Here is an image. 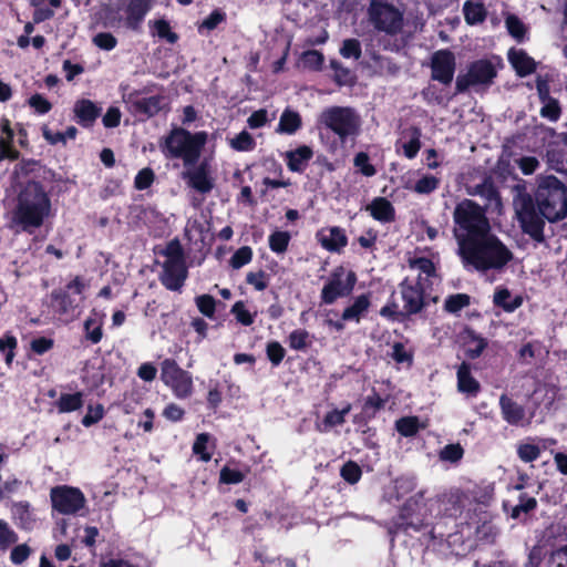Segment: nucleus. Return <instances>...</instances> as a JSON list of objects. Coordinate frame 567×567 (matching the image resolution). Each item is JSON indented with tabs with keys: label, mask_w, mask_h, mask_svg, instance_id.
Returning <instances> with one entry per match:
<instances>
[{
	"label": "nucleus",
	"mask_w": 567,
	"mask_h": 567,
	"mask_svg": "<svg viewBox=\"0 0 567 567\" xmlns=\"http://www.w3.org/2000/svg\"><path fill=\"white\" fill-rule=\"evenodd\" d=\"M195 303L197 306L198 311L209 318L213 319L216 312V299L208 293L199 295L195 298Z\"/></svg>",
	"instance_id": "53"
},
{
	"label": "nucleus",
	"mask_w": 567,
	"mask_h": 567,
	"mask_svg": "<svg viewBox=\"0 0 567 567\" xmlns=\"http://www.w3.org/2000/svg\"><path fill=\"white\" fill-rule=\"evenodd\" d=\"M74 118L82 127H91L101 115V107L93 101L80 99L73 106Z\"/></svg>",
	"instance_id": "24"
},
{
	"label": "nucleus",
	"mask_w": 567,
	"mask_h": 567,
	"mask_svg": "<svg viewBox=\"0 0 567 567\" xmlns=\"http://www.w3.org/2000/svg\"><path fill=\"white\" fill-rule=\"evenodd\" d=\"M423 427L417 416H403L395 421V430L404 437H412Z\"/></svg>",
	"instance_id": "42"
},
{
	"label": "nucleus",
	"mask_w": 567,
	"mask_h": 567,
	"mask_svg": "<svg viewBox=\"0 0 567 567\" xmlns=\"http://www.w3.org/2000/svg\"><path fill=\"white\" fill-rule=\"evenodd\" d=\"M17 349L18 339L11 331H7L0 337V353L3 355L7 365L12 364Z\"/></svg>",
	"instance_id": "41"
},
{
	"label": "nucleus",
	"mask_w": 567,
	"mask_h": 567,
	"mask_svg": "<svg viewBox=\"0 0 567 567\" xmlns=\"http://www.w3.org/2000/svg\"><path fill=\"white\" fill-rule=\"evenodd\" d=\"M561 113V106L557 99L544 102L539 111L540 116L550 122H557L560 118Z\"/></svg>",
	"instance_id": "61"
},
{
	"label": "nucleus",
	"mask_w": 567,
	"mask_h": 567,
	"mask_svg": "<svg viewBox=\"0 0 567 567\" xmlns=\"http://www.w3.org/2000/svg\"><path fill=\"white\" fill-rule=\"evenodd\" d=\"M475 195H480L489 203H496L501 205V195L491 177H485L481 184L475 186Z\"/></svg>",
	"instance_id": "43"
},
{
	"label": "nucleus",
	"mask_w": 567,
	"mask_h": 567,
	"mask_svg": "<svg viewBox=\"0 0 567 567\" xmlns=\"http://www.w3.org/2000/svg\"><path fill=\"white\" fill-rule=\"evenodd\" d=\"M188 277V269L185 261L173 262L165 260L163 264L162 285L171 291H179Z\"/></svg>",
	"instance_id": "21"
},
{
	"label": "nucleus",
	"mask_w": 567,
	"mask_h": 567,
	"mask_svg": "<svg viewBox=\"0 0 567 567\" xmlns=\"http://www.w3.org/2000/svg\"><path fill=\"white\" fill-rule=\"evenodd\" d=\"M523 301V297L519 295L512 298L511 291L505 287L497 288L493 297L494 305L509 313L518 309Z\"/></svg>",
	"instance_id": "33"
},
{
	"label": "nucleus",
	"mask_w": 567,
	"mask_h": 567,
	"mask_svg": "<svg viewBox=\"0 0 567 567\" xmlns=\"http://www.w3.org/2000/svg\"><path fill=\"white\" fill-rule=\"evenodd\" d=\"M205 131L195 133L184 127H173L159 142V148L167 159H182L185 168L194 167L207 143Z\"/></svg>",
	"instance_id": "3"
},
{
	"label": "nucleus",
	"mask_w": 567,
	"mask_h": 567,
	"mask_svg": "<svg viewBox=\"0 0 567 567\" xmlns=\"http://www.w3.org/2000/svg\"><path fill=\"white\" fill-rule=\"evenodd\" d=\"M319 122L336 134L341 142L357 136L361 126L360 115L350 106L327 107L321 112Z\"/></svg>",
	"instance_id": "7"
},
{
	"label": "nucleus",
	"mask_w": 567,
	"mask_h": 567,
	"mask_svg": "<svg viewBox=\"0 0 567 567\" xmlns=\"http://www.w3.org/2000/svg\"><path fill=\"white\" fill-rule=\"evenodd\" d=\"M182 178L187 185L200 194H208L214 188V178L210 176V167L207 159L198 162L194 167L186 168Z\"/></svg>",
	"instance_id": "18"
},
{
	"label": "nucleus",
	"mask_w": 567,
	"mask_h": 567,
	"mask_svg": "<svg viewBox=\"0 0 567 567\" xmlns=\"http://www.w3.org/2000/svg\"><path fill=\"white\" fill-rule=\"evenodd\" d=\"M466 334L468 338V348L466 349V355L475 360L480 358L483 351L487 347V339L476 333L473 329H467Z\"/></svg>",
	"instance_id": "40"
},
{
	"label": "nucleus",
	"mask_w": 567,
	"mask_h": 567,
	"mask_svg": "<svg viewBox=\"0 0 567 567\" xmlns=\"http://www.w3.org/2000/svg\"><path fill=\"white\" fill-rule=\"evenodd\" d=\"M463 14L468 25H476L486 20L487 10L482 0H466L463 4Z\"/></svg>",
	"instance_id": "32"
},
{
	"label": "nucleus",
	"mask_w": 567,
	"mask_h": 567,
	"mask_svg": "<svg viewBox=\"0 0 567 567\" xmlns=\"http://www.w3.org/2000/svg\"><path fill=\"white\" fill-rule=\"evenodd\" d=\"M230 312L235 316L236 320L243 326H251L255 321L256 313H250V311L246 309V306L241 300L236 301L233 305Z\"/></svg>",
	"instance_id": "63"
},
{
	"label": "nucleus",
	"mask_w": 567,
	"mask_h": 567,
	"mask_svg": "<svg viewBox=\"0 0 567 567\" xmlns=\"http://www.w3.org/2000/svg\"><path fill=\"white\" fill-rule=\"evenodd\" d=\"M430 68L433 81H437L444 86L450 85L453 82L456 70L454 53L449 49L435 51L431 56Z\"/></svg>",
	"instance_id": "17"
},
{
	"label": "nucleus",
	"mask_w": 567,
	"mask_h": 567,
	"mask_svg": "<svg viewBox=\"0 0 567 567\" xmlns=\"http://www.w3.org/2000/svg\"><path fill=\"white\" fill-rule=\"evenodd\" d=\"M54 404L59 413H71L83 406L84 396L82 392L62 393Z\"/></svg>",
	"instance_id": "37"
},
{
	"label": "nucleus",
	"mask_w": 567,
	"mask_h": 567,
	"mask_svg": "<svg viewBox=\"0 0 567 567\" xmlns=\"http://www.w3.org/2000/svg\"><path fill=\"white\" fill-rule=\"evenodd\" d=\"M252 256L254 252L251 247L243 246L234 252L229 259V265L233 269H240L241 267L251 262Z\"/></svg>",
	"instance_id": "54"
},
{
	"label": "nucleus",
	"mask_w": 567,
	"mask_h": 567,
	"mask_svg": "<svg viewBox=\"0 0 567 567\" xmlns=\"http://www.w3.org/2000/svg\"><path fill=\"white\" fill-rule=\"evenodd\" d=\"M148 27L152 37H158L169 44H175L179 39L178 34L172 30L169 22L164 18L150 20Z\"/></svg>",
	"instance_id": "36"
},
{
	"label": "nucleus",
	"mask_w": 567,
	"mask_h": 567,
	"mask_svg": "<svg viewBox=\"0 0 567 567\" xmlns=\"http://www.w3.org/2000/svg\"><path fill=\"white\" fill-rule=\"evenodd\" d=\"M380 316L390 320V321H398V322H404L408 320L406 316L404 315L403 309H399V305L396 301L392 298L390 299L379 311Z\"/></svg>",
	"instance_id": "50"
},
{
	"label": "nucleus",
	"mask_w": 567,
	"mask_h": 567,
	"mask_svg": "<svg viewBox=\"0 0 567 567\" xmlns=\"http://www.w3.org/2000/svg\"><path fill=\"white\" fill-rule=\"evenodd\" d=\"M471 305V296L467 293L450 295L444 300V310L449 313H457Z\"/></svg>",
	"instance_id": "48"
},
{
	"label": "nucleus",
	"mask_w": 567,
	"mask_h": 567,
	"mask_svg": "<svg viewBox=\"0 0 567 567\" xmlns=\"http://www.w3.org/2000/svg\"><path fill=\"white\" fill-rule=\"evenodd\" d=\"M358 281L353 270H347L343 266H337L326 280L321 292L322 305H333L339 298L349 297Z\"/></svg>",
	"instance_id": "9"
},
{
	"label": "nucleus",
	"mask_w": 567,
	"mask_h": 567,
	"mask_svg": "<svg viewBox=\"0 0 567 567\" xmlns=\"http://www.w3.org/2000/svg\"><path fill=\"white\" fill-rule=\"evenodd\" d=\"M83 331L85 341L91 344H97L103 339V319L93 310L92 313L83 322Z\"/></svg>",
	"instance_id": "31"
},
{
	"label": "nucleus",
	"mask_w": 567,
	"mask_h": 567,
	"mask_svg": "<svg viewBox=\"0 0 567 567\" xmlns=\"http://www.w3.org/2000/svg\"><path fill=\"white\" fill-rule=\"evenodd\" d=\"M151 9L152 0H128L125 7V27L128 30L140 32L142 23Z\"/></svg>",
	"instance_id": "23"
},
{
	"label": "nucleus",
	"mask_w": 567,
	"mask_h": 567,
	"mask_svg": "<svg viewBox=\"0 0 567 567\" xmlns=\"http://www.w3.org/2000/svg\"><path fill=\"white\" fill-rule=\"evenodd\" d=\"M289 348L296 351H305L311 344V336L306 329H296L288 336Z\"/></svg>",
	"instance_id": "45"
},
{
	"label": "nucleus",
	"mask_w": 567,
	"mask_h": 567,
	"mask_svg": "<svg viewBox=\"0 0 567 567\" xmlns=\"http://www.w3.org/2000/svg\"><path fill=\"white\" fill-rule=\"evenodd\" d=\"M454 236L458 248L467 240H474L491 231L486 210L472 199L457 203L453 212Z\"/></svg>",
	"instance_id": "5"
},
{
	"label": "nucleus",
	"mask_w": 567,
	"mask_h": 567,
	"mask_svg": "<svg viewBox=\"0 0 567 567\" xmlns=\"http://www.w3.org/2000/svg\"><path fill=\"white\" fill-rule=\"evenodd\" d=\"M209 440V433H200L196 436V440L193 444L194 454L198 455L203 462H209L212 460V453L207 451V444Z\"/></svg>",
	"instance_id": "62"
},
{
	"label": "nucleus",
	"mask_w": 567,
	"mask_h": 567,
	"mask_svg": "<svg viewBox=\"0 0 567 567\" xmlns=\"http://www.w3.org/2000/svg\"><path fill=\"white\" fill-rule=\"evenodd\" d=\"M226 19H227V16L221 9H215L198 25V32L202 33L203 30L213 31L221 22H225Z\"/></svg>",
	"instance_id": "57"
},
{
	"label": "nucleus",
	"mask_w": 567,
	"mask_h": 567,
	"mask_svg": "<svg viewBox=\"0 0 567 567\" xmlns=\"http://www.w3.org/2000/svg\"><path fill=\"white\" fill-rule=\"evenodd\" d=\"M51 307L55 313L60 317H73L75 309L78 308V303L70 296L68 290L64 289H53L50 295Z\"/></svg>",
	"instance_id": "28"
},
{
	"label": "nucleus",
	"mask_w": 567,
	"mask_h": 567,
	"mask_svg": "<svg viewBox=\"0 0 567 567\" xmlns=\"http://www.w3.org/2000/svg\"><path fill=\"white\" fill-rule=\"evenodd\" d=\"M457 390L470 396H476L481 391L480 382L472 375L471 365L467 362H462L456 372Z\"/></svg>",
	"instance_id": "29"
},
{
	"label": "nucleus",
	"mask_w": 567,
	"mask_h": 567,
	"mask_svg": "<svg viewBox=\"0 0 567 567\" xmlns=\"http://www.w3.org/2000/svg\"><path fill=\"white\" fill-rule=\"evenodd\" d=\"M330 68L333 70V81L339 85H354L357 81L355 74L340 61L332 59L330 60Z\"/></svg>",
	"instance_id": "38"
},
{
	"label": "nucleus",
	"mask_w": 567,
	"mask_h": 567,
	"mask_svg": "<svg viewBox=\"0 0 567 567\" xmlns=\"http://www.w3.org/2000/svg\"><path fill=\"white\" fill-rule=\"evenodd\" d=\"M542 450L538 445L532 443H520L517 446V455L520 461L530 463L540 456Z\"/></svg>",
	"instance_id": "64"
},
{
	"label": "nucleus",
	"mask_w": 567,
	"mask_h": 567,
	"mask_svg": "<svg viewBox=\"0 0 567 567\" xmlns=\"http://www.w3.org/2000/svg\"><path fill=\"white\" fill-rule=\"evenodd\" d=\"M365 210L370 216L381 224L393 223L396 218L393 204L385 197H374L370 204L365 206Z\"/></svg>",
	"instance_id": "25"
},
{
	"label": "nucleus",
	"mask_w": 567,
	"mask_h": 567,
	"mask_svg": "<svg viewBox=\"0 0 567 567\" xmlns=\"http://www.w3.org/2000/svg\"><path fill=\"white\" fill-rule=\"evenodd\" d=\"M534 202L549 223H556L567 216V189L554 175L538 178Z\"/></svg>",
	"instance_id": "6"
},
{
	"label": "nucleus",
	"mask_w": 567,
	"mask_h": 567,
	"mask_svg": "<svg viewBox=\"0 0 567 567\" xmlns=\"http://www.w3.org/2000/svg\"><path fill=\"white\" fill-rule=\"evenodd\" d=\"M155 84L145 85L140 90H132L123 93V102L128 106V111L136 116L151 118L159 114L164 107L165 97L161 94L143 97V94L152 93Z\"/></svg>",
	"instance_id": "11"
},
{
	"label": "nucleus",
	"mask_w": 567,
	"mask_h": 567,
	"mask_svg": "<svg viewBox=\"0 0 567 567\" xmlns=\"http://www.w3.org/2000/svg\"><path fill=\"white\" fill-rule=\"evenodd\" d=\"M266 355L274 367H278L286 355V349L280 342L272 340L266 344Z\"/></svg>",
	"instance_id": "60"
},
{
	"label": "nucleus",
	"mask_w": 567,
	"mask_h": 567,
	"mask_svg": "<svg viewBox=\"0 0 567 567\" xmlns=\"http://www.w3.org/2000/svg\"><path fill=\"white\" fill-rule=\"evenodd\" d=\"M351 404L347 403L342 410L334 409L329 411L323 417V424L327 427L342 425L346 422V415L351 411Z\"/></svg>",
	"instance_id": "59"
},
{
	"label": "nucleus",
	"mask_w": 567,
	"mask_h": 567,
	"mask_svg": "<svg viewBox=\"0 0 567 567\" xmlns=\"http://www.w3.org/2000/svg\"><path fill=\"white\" fill-rule=\"evenodd\" d=\"M52 508L62 515H73L84 508L85 496L79 487L59 485L51 488Z\"/></svg>",
	"instance_id": "15"
},
{
	"label": "nucleus",
	"mask_w": 567,
	"mask_h": 567,
	"mask_svg": "<svg viewBox=\"0 0 567 567\" xmlns=\"http://www.w3.org/2000/svg\"><path fill=\"white\" fill-rule=\"evenodd\" d=\"M161 379L178 399H186L193 393L192 375L182 369L174 359L167 358L162 362Z\"/></svg>",
	"instance_id": "13"
},
{
	"label": "nucleus",
	"mask_w": 567,
	"mask_h": 567,
	"mask_svg": "<svg viewBox=\"0 0 567 567\" xmlns=\"http://www.w3.org/2000/svg\"><path fill=\"white\" fill-rule=\"evenodd\" d=\"M230 146L237 152H250L256 147V141L244 130L230 141Z\"/></svg>",
	"instance_id": "52"
},
{
	"label": "nucleus",
	"mask_w": 567,
	"mask_h": 567,
	"mask_svg": "<svg viewBox=\"0 0 567 567\" xmlns=\"http://www.w3.org/2000/svg\"><path fill=\"white\" fill-rule=\"evenodd\" d=\"M300 60L305 69L318 72L323 68L324 55L317 50H307L301 54Z\"/></svg>",
	"instance_id": "49"
},
{
	"label": "nucleus",
	"mask_w": 567,
	"mask_h": 567,
	"mask_svg": "<svg viewBox=\"0 0 567 567\" xmlns=\"http://www.w3.org/2000/svg\"><path fill=\"white\" fill-rule=\"evenodd\" d=\"M429 503L430 498L425 499L422 491L408 498L400 507L399 514L390 520L388 533L392 537L410 534L411 530L423 535L434 513Z\"/></svg>",
	"instance_id": "4"
},
{
	"label": "nucleus",
	"mask_w": 567,
	"mask_h": 567,
	"mask_svg": "<svg viewBox=\"0 0 567 567\" xmlns=\"http://www.w3.org/2000/svg\"><path fill=\"white\" fill-rule=\"evenodd\" d=\"M371 307V293L365 292L357 296L352 303L346 307L341 313V320H329V326L333 327L337 331L344 329V322L354 321L359 323L361 319L368 313Z\"/></svg>",
	"instance_id": "19"
},
{
	"label": "nucleus",
	"mask_w": 567,
	"mask_h": 567,
	"mask_svg": "<svg viewBox=\"0 0 567 567\" xmlns=\"http://www.w3.org/2000/svg\"><path fill=\"white\" fill-rule=\"evenodd\" d=\"M537 507V501L535 497L529 496L526 493H522L518 497V504L514 506L512 511V517L518 518L522 513L528 514Z\"/></svg>",
	"instance_id": "58"
},
{
	"label": "nucleus",
	"mask_w": 567,
	"mask_h": 567,
	"mask_svg": "<svg viewBox=\"0 0 567 567\" xmlns=\"http://www.w3.org/2000/svg\"><path fill=\"white\" fill-rule=\"evenodd\" d=\"M313 151L308 145L298 146L296 150L286 153V163L289 171L302 173L307 163L312 158Z\"/></svg>",
	"instance_id": "30"
},
{
	"label": "nucleus",
	"mask_w": 567,
	"mask_h": 567,
	"mask_svg": "<svg viewBox=\"0 0 567 567\" xmlns=\"http://www.w3.org/2000/svg\"><path fill=\"white\" fill-rule=\"evenodd\" d=\"M159 254L165 256L166 260H173V262L185 261L184 249L177 238L168 241L166 247L161 250Z\"/></svg>",
	"instance_id": "55"
},
{
	"label": "nucleus",
	"mask_w": 567,
	"mask_h": 567,
	"mask_svg": "<svg viewBox=\"0 0 567 567\" xmlns=\"http://www.w3.org/2000/svg\"><path fill=\"white\" fill-rule=\"evenodd\" d=\"M507 59L519 78H525L536 71L535 60L523 49L511 48Z\"/></svg>",
	"instance_id": "26"
},
{
	"label": "nucleus",
	"mask_w": 567,
	"mask_h": 567,
	"mask_svg": "<svg viewBox=\"0 0 567 567\" xmlns=\"http://www.w3.org/2000/svg\"><path fill=\"white\" fill-rule=\"evenodd\" d=\"M340 476L349 484H357L362 477V470L354 461L346 462L340 468Z\"/></svg>",
	"instance_id": "51"
},
{
	"label": "nucleus",
	"mask_w": 567,
	"mask_h": 567,
	"mask_svg": "<svg viewBox=\"0 0 567 567\" xmlns=\"http://www.w3.org/2000/svg\"><path fill=\"white\" fill-rule=\"evenodd\" d=\"M388 400V396L382 398L375 388H372L371 393L363 401L361 413L355 415L354 423H360L362 420L367 424L373 420L377 413L384 409Z\"/></svg>",
	"instance_id": "27"
},
{
	"label": "nucleus",
	"mask_w": 567,
	"mask_h": 567,
	"mask_svg": "<svg viewBox=\"0 0 567 567\" xmlns=\"http://www.w3.org/2000/svg\"><path fill=\"white\" fill-rule=\"evenodd\" d=\"M499 409L503 420L512 426H525L530 423L526 421V411L522 404H518L507 394L499 396Z\"/></svg>",
	"instance_id": "22"
},
{
	"label": "nucleus",
	"mask_w": 567,
	"mask_h": 567,
	"mask_svg": "<svg viewBox=\"0 0 567 567\" xmlns=\"http://www.w3.org/2000/svg\"><path fill=\"white\" fill-rule=\"evenodd\" d=\"M506 29L512 38L522 43L526 40L527 27L515 14H509L505 20Z\"/></svg>",
	"instance_id": "44"
},
{
	"label": "nucleus",
	"mask_w": 567,
	"mask_h": 567,
	"mask_svg": "<svg viewBox=\"0 0 567 567\" xmlns=\"http://www.w3.org/2000/svg\"><path fill=\"white\" fill-rule=\"evenodd\" d=\"M353 165L365 177H372L377 174V168L370 163V156L365 152L355 154Z\"/></svg>",
	"instance_id": "56"
},
{
	"label": "nucleus",
	"mask_w": 567,
	"mask_h": 567,
	"mask_svg": "<svg viewBox=\"0 0 567 567\" xmlns=\"http://www.w3.org/2000/svg\"><path fill=\"white\" fill-rule=\"evenodd\" d=\"M458 255L464 266H471L484 272L501 270L514 258L508 247L492 231L461 245Z\"/></svg>",
	"instance_id": "1"
},
{
	"label": "nucleus",
	"mask_w": 567,
	"mask_h": 567,
	"mask_svg": "<svg viewBox=\"0 0 567 567\" xmlns=\"http://www.w3.org/2000/svg\"><path fill=\"white\" fill-rule=\"evenodd\" d=\"M291 236L288 231L276 230L269 235V248L275 254H284L287 251Z\"/></svg>",
	"instance_id": "46"
},
{
	"label": "nucleus",
	"mask_w": 567,
	"mask_h": 567,
	"mask_svg": "<svg viewBox=\"0 0 567 567\" xmlns=\"http://www.w3.org/2000/svg\"><path fill=\"white\" fill-rule=\"evenodd\" d=\"M457 522H450L449 518H445L442 515H432L430 519V526L425 529L423 536L426 538L427 543L439 542L442 544L443 542H450V538L456 534L457 532Z\"/></svg>",
	"instance_id": "20"
},
{
	"label": "nucleus",
	"mask_w": 567,
	"mask_h": 567,
	"mask_svg": "<svg viewBox=\"0 0 567 567\" xmlns=\"http://www.w3.org/2000/svg\"><path fill=\"white\" fill-rule=\"evenodd\" d=\"M408 132L410 135V140L402 144V150H403V155L406 158L413 159L416 157V155L420 152L421 146H422V143H421L422 132H421V128L417 126H411Z\"/></svg>",
	"instance_id": "39"
},
{
	"label": "nucleus",
	"mask_w": 567,
	"mask_h": 567,
	"mask_svg": "<svg viewBox=\"0 0 567 567\" xmlns=\"http://www.w3.org/2000/svg\"><path fill=\"white\" fill-rule=\"evenodd\" d=\"M497 72L493 63L488 60H476L468 65L465 74H458L455 82L456 93H464L470 86L488 85L493 83Z\"/></svg>",
	"instance_id": "14"
},
{
	"label": "nucleus",
	"mask_w": 567,
	"mask_h": 567,
	"mask_svg": "<svg viewBox=\"0 0 567 567\" xmlns=\"http://www.w3.org/2000/svg\"><path fill=\"white\" fill-rule=\"evenodd\" d=\"M517 216L524 234L538 244L545 241V217L540 214L534 198L529 194L520 196Z\"/></svg>",
	"instance_id": "10"
},
{
	"label": "nucleus",
	"mask_w": 567,
	"mask_h": 567,
	"mask_svg": "<svg viewBox=\"0 0 567 567\" xmlns=\"http://www.w3.org/2000/svg\"><path fill=\"white\" fill-rule=\"evenodd\" d=\"M51 199L43 185L30 181L21 189L17 205L12 210L11 228L19 227L22 231L32 234L40 228L51 213Z\"/></svg>",
	"instance_id": "2"
},
{
	"label": "nucleus",
	"mask_w": 567,
	"mask_h": 567,
	"mask_svg": "<svg viewBox=\"0 0 567 567\" xmlns=\"http://www.w3.org/2000/svg\"><path fill=\"white\" fill-rule=\"evenodd\" d=\"M321 246L331 252H340L348 245V237L344 230L338 226L329 229V236L320 239Z\"/></svg>",
	"instance_id": "34"
},
{
	"label": "nucleus",
	"mask_w": 567,
	"mask_h": 567,
	"mask_svg": "<svg viewBox=\"0 0 567 567\" xmlns=\"http://www.w3.org/2000/svg\"><path fill=\"white\" fill-rule=\"evenodd\" d=\"M440 178L434 175H423L411 189L420 195H429L440 187Z\"/></svg>",
	"instance_id": "47"
},
{
	"label": "nucleus",
	"mask_w": 567,
	"mask_h": 567,
	"mask_svg": "<svg viewBox=\"0 0 567 567\" xmlns=\"http://www.w3.org/2000/svg\"><path fill=\"white\" fill-rule=\"evenodd\" d=\"M302 126V118L297 111L285 109L280 115L277 132L281 134H295Z\"/></svg>",
	"instance_id": "35"
},
{
	"label": "nucleus",
	"mask_w": 567,
	"mask_h": 567,
	"mask_svg": "<svg viewBox=\"0 0 567 567\" xmlns=\"http://www.w3.org/2000/svg\"><path fill=\"white\" fill-rule=\"evenodd\" d=\"M466 501L467 496L462 489L451 488L435 498H430L429 505L435 514L449 518L450 522H456L465 508Z\"/></svg>",
	"instance_id": "16"
},
{
	"label": "nucleus",
	"mask_w": 567,
	"mask_h": 567,
	"mask_svg": "<svg viewBox=\"0 0 567 567\" xmlns=\"http://www.w3.org/2000/svg\"><path fill=\"white\" fill-rule=\"evenodd\" d=\"M367 13L369 22L379 32L395 35L403 28V13L388 0H371Z\"/></svg>",
	"instance_id": "8"
},
{
	"label": "nucleus",
	"mask_w": 567,
	"mask_h": 567,
	"mask_svg": "<svg viewBox=\"0 0 567 567\" xmlns=\"http://www.w3.org/2000/svg\"><path fill=\"white\" fill-rule=\"evenodd\" d=\"M423 281V277L419 275L415 280H410L406 277L399 284V290L403 301L402 309L408 320L412 316L422 312L429 306Z\"/></svg>",
	"instance_id": "12"
}]
</instances>
